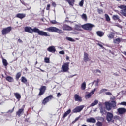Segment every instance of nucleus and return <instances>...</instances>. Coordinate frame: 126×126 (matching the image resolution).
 <instances>
[{"label": "nucleus", "instance_id": "f257e3e1", "mask_svg": "<svg viewBox=\"0 0 126 126\" xmlns=\"http://www.w3.org/2000/svg\"><path fill=\"white\" fill-rule=\"evenodd\" d=\"M24 30L25 32L27 33H30V34H33V33H37L40 36H44L45 37H51V34H48V32H45L43 31L40 30V29L34 28L32 29L31 27H25L24 28Z\"/></svg>", "mask_w": 126, "mask_h": 126}, {"label": "nucleus", "instance_id": "f03ea898", "mask_svg": "<svg viewBox=\"0 0 126 126\" xmlns=\"http://www.w3.org/2000/svg\"><path fill=\"white\" fill-rule=\"evenodd\" d=\"M105 105V108L107 111H111L112 108H113V109H116L117 107V102L115 100L111 101V103H110L109 102H106Z\"/></svg>", "mask_w": 126, "mask_h": 126}, {"label": "nucleus", "instance_id": "7ed1b4c3", "mask_svg": "<svg viewBox=\"0 0 126 126\" xmlns=\"http://www.w3.org/2000/svg\"><path fill=\"white\" fill-rule=\"evenodd\" d=\"M45 30H46V31H48V32H52V33H59V34H62L63 33V31H62V30H60L55 27L47 28Z\"/></svg>", "mask_w": 126, "mask_h": 126}, {"label": "nucleus", "instance_id": "20e7f679", "mask_svg": "<svg viewBox=\"0 0 126 126\" xmlns=\"http://www.w3.org/2000/svg\"><path fill=\"white\" fill-rule=\"evenodd\" d=\"M94 25L90 23H87L82 25V28L84 29V30H88L89 31H91L92 28L94 27Z\"/></svg>", "mask_w": 126, "mask_h": 126}, {"label": "nucleus", "instance_id": "39448f33", "mask_svg": "<svg viewBox=\"0 0 126 126\" xmlns=\"http://www.w3.org/2000/svg\"><path fill=\"white\" fill-rule=\"evenodd\" d=\"M69 62H66L62 66L61 69L63 72H67L69 70Z\"/></svg>", "mask_w": 126, "mask_h": 126}, {"label": "nucleus", "instance_id": "423d86ee", "mask_svg": "<svg viewBox=\"0 0 126 126\" xmlns=\"http://www.w3.org/2000/svg\"><path fill=\"white\" fill-rule=\"evenodd\" d=\"M114 115L111 112H107L106 115V120L108 123L110 122H112V123H114L115 121L114 120Z\"/></svg>", "mask_w": 126, "mask_h": 126}, {"label": "nucleus", "instance_id": "0eeeda50", "mask_svg": "<svg viewBox=\"0 0 126 126\" xmlns=\"http://www.w3.org/2000/svg\"><path fill=\"white\" fill-rule=\"evenodd\" d=\"M11 30H12L11 27H8L7 28H3L1 31L2 35L4 36V35H7V34H9Z\"/></svg>", "mask_w": 126, "mask_h": 126}, {"label": "nucleus", "instance_id": "6e6552de", "mask_svg": "<svg viewBox=\"0 0 126 126\" xmlns=\"http://www.w3.org/2000/svg\"><path fill=\"white\" fill-rule=\"evenodd\" d=\"M39 93L38 94V96H41L42 95L45 94L46 90H47V87L46 86H41L39 89Z\"/></svg>", "mask_w": 126, "mask_h": 126}, {"label": "nucleus", "instance_id": "1a4fd4ad", "mask_svg": "<svg viewBox=\"0 0 126 126\" xmlns=\"http://www.w3.org/2000/svg\"><path fill=\"white\" fill-rule=\"evenodd\" d=\"M84 108V105H80L76 107L74 109H73V113H80L83 110Z\"/></svg>", "mask_w": 126, "mask_h": 126}, {"label": "nucleus", "instance_id": "9d476101", "mask_svg": "<svg viewBox=\"0 0 126 126\" xmlns=\"http://www.w3.org/2000/svg\"><path fill=\"white\" fill-rule=\"evenodd\" d=\"M52 99H54V97L53 95H49L46 98H45L43 101H42V104L43 105H46L47 103H48V102H50Z\"/></svg>", "mask_w": 126, "mask_h": 126}, {"label": "nucleus", "instance_id": "9b49d317", "mask_svg": "<svg viewBox=\"0 0 126 126\" xmlns=\"http://www.w3.org/2000/svg\"><path fill=\"white\" fill-rule=\"evenodd\" d=\"M24 108H25V105H23L22 108L19 109L16 112L17 116L20 117L22 114L24 113Z\"/></svg>", "mask_w": 126, "mask_h": 126}, {"label": "nucleus", "instance_id": "f8f14e48", "mask_svg": "<svg viewBox=\"0 0 126 126\" xmlns=\"http://www.w3.org/2000/svg\"><path fill=\"white\" fill-rule=\"evenodd\" d=\"M117 112L119 115H124L126 113V109L124 107H120L117 109Z\"/></svg>", "mask_w": 126, "mask_h": 126}, {"label": "nucleus", "instance_id": "ddd939ff", "mask_svg": "<svg viewBox=\"0 0 126 126\" xmlns=\"http://www.w3.org/2000/svg\"><path fill=\"white\" fill-rule=\"evenodd\" d=\"M74 98L76 102H82V97L79 96V95H78V94H75L74 95Z\"/></svg>", "mask_w": 126, "mask_h": 126}, {"label": "nucleus", "instance_id": "4468645a", "mask_svg": "<svg viewBox=\"0 0 126 126\" xmlns=\"http://www.w3.org/2000/svg\"><path fill=\"white\" fill-rule=\"evenodd\" d=\"M47 51L48 52H50V53H56V47H55V46H49L47 48Z\"/></svg>", "mask_w": 126, "mask_h": 126}, {"label": "nucleus", "instance_id": "2eb2a0df", "mask_svg": "<svg viewBox=\"0 0 126 126\" xmlns=\"http://www.w3.org/2000/svg\"><path fill=\"white\" fill-rule=\"evenodd\" d=\"M26 16V14L23 13H18L16 15V17H17V18H19L20 19H23Z\"/></svg>", "mask_w": 126, "mask_h": 126}, {"label": "nucleus", "instance_id": "dca6fc26", "mask_svg": "<svg viewBox=\"0 0 126 126\" xmlns=\"http://www.w3.org/2000/svg\"><path fill=\"white\" fill-rule=\"evenodd\" d=\"M63 30H67L68 31L72 30V27L67 25H64L63 26Z\"/></svg>", "mask_w": 126, "mask_h": 126}, {"label": "nucleus", "instance_id": "f3484780", "mask_svg": "<svg viewBox=\"0 0 126 126\" xmlns=\"http://www.w3.org/2000/svg\"><path fill=\"white\" fill-rule=\"evenodd\" d=\"M84 62H88L89 61V57L88 53L85 52L84 54Z\"/></svg>", "mask_w": 126, "mask_h": 126}, {"label": "nucleus", "instance_id": "a211bd4d", "mask_svg": "<svg viewBox=\"0 0 126 126\" xmlns=\"http://www.w3.org/2000/svg\"><path fill=\"white\" fill-rule=\"evenodd\" d=\"M86 122L87 123H96V119H95V118L91 117L90 118L87 119Z\"/></svg>", "mask_w": 126, "mask_h": 126}, {"label": "nucleus", "instance_id": "6ab92c4d", "mask_svg": "<svg viewBox=\"0 0 126 126\" xmlns=\"http://www.w3.org/2000/svg\"><path fill=\"white\" fill-rule=\"evenodd\" d=\"M14 95L16 98L17 100H18V101H20V99H21V95L19 93H14Z\"/></svg>", "mask_w": 126, "mask_h": 126}, {"label": "nucleus", "instance_id": "aec40b11", "mask_svg": "<svg viewBox=\"0 0 126 126\" xmlns=\"http://www.w3.org/2000/svg\"><path fill=\"white\" fill-rule=\"evenodd\" d=\"M96 34L97 35V36H98V37H103L104 35H105V32H103L101 31H98L97 32H96Z\"/></svg>", "mask_w": 126, "mask_h": 126}, {"label": "nucleus", "instance_id": "412c9836", "mask_svg": "<svg viewBox=\"0 0 126 126\" xmlns=\"http://www.w3.org/2000/svg\"><path fill=\"white\" fill-rule=\"evenodd\" d=\"M6 80L8 82H13V81H14L13 78L10 76H7L6 77Z\"/></svg>", "mask_w": 126, "mask_h": 126}, {"label": "nucleus", "instance_id": "4be33fe9", "mask_svg": "<svg viewBox=\"0 0 126 126\" xmlns=\"http://www.w3.org/2000/svg\"><path fill=\"white\" fill-rule=\"evenodd\" d=\"M66 1L68 2L69 5L73 6V5H74V3L75 2V0H66Z\"/></svg>", "mask_w": 126, "mask_h": 126}, {"label": "nucleus", "instance_id": "5701e85b", "mask_svg": "<svg viewBox=\"0 0 126 126\" xmlns=\"http://www.w3.org/2000/svg\"><path fill=\"white\" fill-rule=\"evenodd\" d=\"M2 63L4 66H7V65H8V63L7 62V60L3 58V57H2Z\"/></svg>", "mask_w": 126, "mask_h": 126}, {"label": "nucleus", "instance_id": "b1692460", "mask_svg": "<svg viewBox=\"0 0 126 126\" xmlns=\"http://www.w3.org/2000/svg\"><path fill=\"white\" fill-rule=\"evenodd\" d=\"M70 113H71V110L70 109H69V110H68L67 111H66L63 116V118H65V117H67L68 115H69V114H70Z\"/></svg>", "mask_w": 126, "mask_h": 126}, {"label": "nucleus", "instance_id": "393cba45", "mask_svg": "<svg viewBox=\"0 0 126 126\" xmlns=\"http://www.w3.org/2000/svg\"><path fill=\"white\" fill-rule=\"evenodd\" d=\"M122 41V39L118 38L115 39H114L113 42L115 44H120Z\"/></svg>", "mask_w": 126, "mask_h": 126}, {"label": "nucleus", "instance_id": "a878e982", "mask_svg": "<svg viewBox=\"0 0 126 126\" xmlns=\"http://www.w3.org/2000/svg\"><path fill=\"white\" fill-rule=\"evenodd\" d=\"M75 30L77 31H81V26L78 25H75L74 27Z\"/></svg>", "mask_w": 126, "mask_h": 126}, {"label": "nucleus", "instance_id": "bb28decb", "mask_svg": "<svg viewBox=\"0 0 126 126\" xmlns=\"http://www.w3.org/2000/svg\"><path fill=\"white\" fill-rule=\"evenodd\" d=\"M107 37H108L109 39H114L115 38V33L111 32L110 34L107 35Z\"/></svg>", "mask_w": 126, "mask_h": 126}, {"label": "nucleus", "instance_id": "cd10ccee", "mask_svg": "<svg viewBox=\"0 0 126 126\" xmlns=\"http://www.w3.org/2000/svg\"><path fill=\"white\" fill-rule=\"evenodd\" d=\"M20 77H21V72H19L16 75V80H19V78H20Z\"/></svg>", "mask_w": 126, "mask_h": 126}, {"label": "nucleus", "instance_id": "c85d7f7f", "mask_svg": "<svg viewBox=\"0 0 126 126\" xmlns=\"http://www.w3.org/2000/svg\"><path fill=\"white\" fill-rule=\"evenodd\" d=\"M86 89V83L84 82L81 85V89L82 90H85Z\"/></svg>", "mask_w": 126, "mask_h": 126}, {"label": "nucleus", "instance_id": "c756f323", "mask_svg": "<svg viewBox=\"0 0 126 126\" xmlns=\"http://www.w3.org/2000/svg\"><path fill=\"white\" fill-rule=\"evenodd\" d=\"M99 103V101L97 100H95L92 104H90V107H94V106H96Z\"/></svg>", "mask_w": 126, "mask_h": 126}, {"label": "nucleus", "instance_id": "7c9ffc66", "mask_svg": "<svg viewBox=\"0 0 126 126\" xmlns=\"http://www.w3.org/2000/svg\"><path fill=\"white\" fill-rule=\"evenodd\" d=\"M81 18H82L85 21H87V15H86V14L83 13L81 15Z\"/></svg>", "mask_w": 126, "mask_h": 126}, {"label": "nucleus", "instance_id": "2f4dec72", "mask_svg": "<svg viewBox=\"0 0 126 126\" xmlns=\"http://www.w3.org/2000/svg\"><path fill=\"white\" fill-rule=\"evenodd\" d=\"M99 82H100V79H97V80H94L92 82V84H94V83H95V86H98L99 85Z\"/></svg>", "mask_w": 126, "mask_h": 126}, {"label": "nucleus", "instance_id": "473e14b6", "mask_svg": "<svg viewBox=\"0 0 126 126\" xmlns=\"http://www.w3.org/2000/svg\"><path fill=\"white\" fill-rule=\"evenodd\" d=\"M104 16L105 17V19L106 21H111V19L110 18V16H109V15H108L107 14H105L104 15Z\"/></svg>", "mask_w": 126, "mask_h": 126}, {"label": "nucleus", "instance_id": "72a5a7b5", "mask_svg": "<svg viewBox=\"0 0 126 126\" xmlns=\"http://www.w3.org/2000/svg\"><path fill=\"white\" fill-rule=\"evenodd\" d=\"M91 96H92V94H91V93H90L88 94H87L85 96V98L86 99H89V98L91 97Z\"/></svg>", "mask_w": 126, "mask_h": 126}, {"label": "nucleus", "instance_id": "f704fd0d", "mask_svg": "<svg viewBox=\"0 0 126 126\" xmlns=\"http://www.w3.org/2000/svg\"><path fill=\"white\" fill-rule=\"evenodd\" d=\"M21 81L23 83H26L27 82V79L26 78H25V77L24 76H22L21 77Z\"/></svg>", "mask_w": 126, "mask_h": 126}, {"label": "nucleus", "instance_id": "c9c22d12", "mask_svg": "<svg viewBox=\"0 0 126 126\" xmlns=\"http://www.w3.org/2000/svg\"><path fill=\"white\" fill-rule=\"evenodd\" d=\"M119 18L120 17H119L118 15H114L112 17L113 20H118Z\"/></svg>", "mask_w": 126, "mask_h": 126}, {"label": "nucleus", "instance_id": "e433bc0d", "mask_svg": "<svg viewBox=\"0 0 126 126\" xmlns=\"http://www.w3.org/2000/svg\"><path fill=\"white\" fill-rule=\"evenodd\" d=\"M44 62L46 63H50V58H49L48 57H45L44 58Z\"/></svg>", "mask_w": 126, "mask_h": 126}, {"label": "nucleus", "instance_id": "4c0bfd02", "mask_svg": "<svg viewBox=\"0 0 126 126\" xmlns=\"http://www.w3.org/2000/svg\"><path fill=\"white\" fill-rule=\"evenodd\" d=\"M66 39L68 41H70V42H75V40L73 39V38L71 37H66Z\"/></svg>", "mask_w": 126, "mask_h": 126}, {"label": "nucleus", "instance_id": "58836bf2", "mask_svg": "<svg viewBox=\"0 0 126 126\" xmlns=\"http://www.w3.org/2000/svg\"><path fill=\"white\" fill-rule=\"evenodd\" d=\"M100 113H101V114H105V113H106V110H105V109H104V108L101 107L100 109Z\"/></svg>", "mask_w": 126, "mask_h": 126}, {"label": "nucleus", "instance_id": "ea45409f", "mask_svg": "<svg viewBox=\"0 0 126 126\" xmlns=\"http://www.w3.org/2000/svg\"><path fill=\"white\" fill-rule=\"evenodd\" d=\"M80 118V116L76 117L75 118V119L74 120V121H73L72 122V124H74V123H76V122H77V121H78V120H79V118Z\"/></svg>", "mask_w": 126, "mask_h": 126}, {"label": "nucleus", "instance_id": "a19ab883", "mask_svg": "<svg viewBox=\"0 0 126 126\" xmlns=\"http://www.w3.org/2000/svg\"><path fill=\"white\" fill-rule=\"evenodd\" d=\"M119 105H121L122 106H126V102L123 101L119 103Z\"/></svg>", "mask_w": 126, "mask_h": 126}, {"label": "nucleus", "instance_id": "79ce46f5", "mask_svg": "<svg viewBox=\"0 0 126 126\" xmlns=\"http://www.w3.org/2000/svg\"><path fill=\"white\" fill-rule=\"evenodd\" d=\"M84 3V0H82L80 3H79V5L80 6H83V3Z\"/></svg>", "mask_w": 126, "mask_h": 126}, {"label": "nucleus", "instance_id": "37998d69", "mask_svg": "<svg viewBox=\"0 0 126 126\" xmlns=\"http://www.w3.org/2000/svg\"><path fill=\"white\" fill-rule=\"evenodd\" d=\"M96 125L97 126H103V124H102V122H98L96 123Z\"/></svg>", "mask_w": 126, "mask_h": 126}, {"label": "nucleus", "instance_id": "c03bdc74", "mask_svg": "<svg viewBox=\"0 0 126 126\" xmlns=\"http://www.w3.org/2000/svg\"><path fill=\"white\" fill-rule=\"evenodd\" d=\"M98 12L99 14H102V13H103V10L102 9H98Z\"/></svg>", "mask_w": 126, "mask_h": 126}, {"label": "nucleus", "instance_id": "a18cd8bd", "mask_svg": "<svg viewBox=\"0 0 126 126\" xmlns=\"http://www.w3.org/2000/svg\"><path fill=\"white\" fill-rule=\"evenodd\" d=\"M51 7L50 4H48L46 7V10H50V8Z\"/></svg>", "mask_w": 126, "mask_h": 126}, {"label": "nucleus", "instance_id": "49530a36", "mask_svg": "<svg viewBox=\"0 0 126 126\" xmlns=\"http://www.w3.org/2000/svg\"><path fill=\"white\" fill-rule=\"evenodd\" d=\"M59 54H60L61 55H64V54H65L64 51L62 50V51H60Z\"/></svg>", "mask_w": 126, "mask_h": 126}, {"label": "nucleus", "instance_id": "de8ad7c7", "mask_svg": "<svg viewBox=\"0 0 126 126\" xmlns=\"http://www.w3.org/2000/svg\"><path fill=\"white\" fill-rule=\"evenodd\" d=\"M51 23L52 24H57V21L56 20H52L51 21Z\"/></svg>", "mask_w": 126, "mask_h": 126}, {"label": "nucleus", "instance_id": "09e8293b", "mask_svg": "<svg viewBox=\"0 0 126 126\" xmlns=\"http://www.w3.org/2000/svg\"><path fill=\"white\" fill-rule=\"evenodd\" d=\"M52 6H53V7H56V6H57V4L55 3V2H53L52 3Z\"/></svg>", "mask_w": 126, "mask_h": 126}, {"label": "nucleus", "instance_id": "8fccbe9b", "mask_svg": "<svg viewBox=\"0 0 126 126\" xmlns=\"http://www.w3.org/2000/svg\"><path fill=\"white\" fill-rule=\"evenodd\" d=\"M105 94L106 95H112V93L110 92H106L105 93Z\"/></svg>", "mask_w": 126, "mask_h": 126}, {"label": "nucleus", "instance_id": "3c124183", "mask_svg": "<svg viewBox=\"0 0 126 126\" xmlns=\"http://www.w3.org/2000/svg\"><path fill=\"white\" fill-rule=\"evenodd\" d=\"M95 91H96V89H94V90H92L91 91V92L90 93L91 94H94V93L95 92Z\"/></svg>", "mask_w": 126, "mask_h": 126}, {"label": "nucleus", "instance_id": "603ef678", "mask_svg": "<svg viewBox=\"0 0 126 126\" xmlns=\"http://www.w3.org/2000/svg\"><path fill=\"white\" fill-rule=\"evenodd\" d=\"M62 96V94H61V93H58L57 95V97L59 98V97H61Z\"/></svg>", "mask_w": 126, "mask_h": 126}, {"label": "nucleus", "instance_id": "864d4df0", "mask_svg": "<svg viewBox=\"0 0 126 126\" xmlns=\"http://www.w3.org/2000/svg\"><path fill=\"white\" fill-rule=\"evenodd\" d=\"M95 71H96V73H98V72H99V73H101V71L99 69H96Z\"/></svg>", "mask_w": 126, "mask_h": 126}, {"label": "nucleus", "instance_id": "5fc2aeb1", "mask_svg": "<svg viewBox=\"0 0 126 126\" xmlns=\"http://www.w3.org/2000/svg\"><path fill=\"white\" fill-rule=\"evenodd\" d=\"M108 90L106 89H102L100 91L101 92H104V91H107Z\"/></svg>", "mask_w": 126, "mask_h": 126}, {"label": "nucleus", "instance_id": "6e6d98bb", "mask_svg": "<svg viewBox=\"0 0 126 126\" xmlns=\"http://www.w3.org/2000/svg\"><path fill=\"white\" fill-rule=\"evenodd\" d=\"M18 42L19 43H23V42L22 41V40L21 39H19L18 40Z\"/></svg>", "mask_w": 126, "mask_h": 126}, {"label": "nucleus", "instance_id": "4d7b16f0", "mask_svg": "<svg viewBox=\"0 0 126 126\" xmlns=\"http://www.w3.org/2000/svg\"><path fill=\"white\" fill-rule=\"evenodd\" d=\"M98 46H99V47H100L101 48H102L103 49V48H104V47L103 46V45L101 44H98Z\"/></svg>", "mask_w": 126, "mask_h": 126}, {"label": "nucleus", "instance_id": "13d9d810", "mask_svg": "<svg viewBox=\"0 0 126 126\" xmlns=\"http://www.w3.org/2000/svg\"><path fill=\"white\" fill-rule=\"evenodd\" d=\"M114 75H115V76H119V74H117L116 73H114Z\"/></svg>", "mask_w": 126, "mask_h": 126}, {"label": "nucleus", "instance_id": "bf43d9fd", "mask_svg": "<svg viewBox=\"0 0 126 126\" xmlns=\"http://www.w3.org/2000/svg\"><path fill=\"white\" fill-rule=\"evenodd\" d=\"M122 53L124 54L125 56H126V51H124Z\"/></svg>", "mask_w": 126, "mask_h": 126}, {"label": "nucleus", "instance_id": "052dcab7", "mask_svg": "<svg viewBox=\"0 0 126 126\" xmlns=\"http://www.w3.org/2000/svg\"><path fill=\"white\" fill-rule=\"evenodd\" d=\"M66 60H69V57L66 56Z\"/></svg>", "mask_w": 126, "mask_h": 126}, {"label": "nucleus", "instance_id": "680f3d73", "mask_svg": "<svg viewBox=\"0 0 126 126\" xmlns=\"http://www.w3.org/2000/svg\"><path fill=\"white\" fill-rule=\"evenodd\" d=\"M118 20L119 22H121L122 21H121V19H120V18H119V19H117Z\"/></svg>", "mask_w": 126, "mask_h": 126}, {"label": "nucleus", "instance_id": "e2e57ef3", "mask_svg": "<svg viewBox=\"0 0 126 126\" xmlns=\"http://www.w3.org/2000/svg\"><path fill=\"white\" fill-rule=\"evenodd\" d=\"M40 70H41L42 72H45V71H44V70H42L41 69H40Z\"/></svg>", "mask_w": 126, "mask_h": 126}, {"label": "nucleus", "instance_id": "0e129e2a", "mask_svg": "<svg viewBox=\"0 0 126 126\" xmlns=\"http://www.w3.org/2000/svg\"><path fill=\"white\" fill-rule=\"evenodd\" d=\"M73 76H75V75L70 76V77L72 78L73 77Z\"/></svg>", "mask_w": 126, "mask_h": 126}, {"label": "nucleus", "instance_id": "69168bd1", "mask_svg": "<svg viewBox=\"0 0 126 126\" xmlns=\"http://www.w3.org/2000/svg\"><path fill=\"white\" fill-rule=\"evenodd\" d=\"M122 69H123V70H124V71H125L126 72V69L123 68Z\"/></svg>", "mask_w": 126, "mask_h": 126}, {"label": "nucleus", "instance_id": "338daca9", "mask_svg": "<svg viewBox=\"0 0 126 126\" xmlns=\"http://www.w3.org/2000/svg\"><path fill=\"white\" fill-rule=\"evenodd\" d=\"M28 120H29L28 119H25V121H26V122H28Z\"/></svg>", "mask_w": 126, "mask_h": 126}, {"label": "nucleus", "instance_id": "774afa93", "mask_svg": "<svg viewBox=\"0 0 126 126\" xmlns=\"http://www.w3.org/2000/svg\"><path fill=\"white\" fill-rule=\"evenodd\" d=\"M1 76H2V77H3V78L4 77V76L3 75V74H2Z\"/></svg>", "mask_w": 126, "mask_h": 126}]
</instances>
